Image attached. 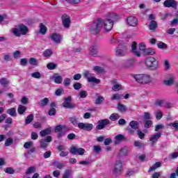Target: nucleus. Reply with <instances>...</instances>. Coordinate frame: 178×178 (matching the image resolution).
<instances>
[{
	"label": "nucleus",
	"instance_id": "f257e3e1",
	"mask_svg": "<svg viewBox=\"0 0 178 178\" xmlns=\"http://www.w3.org/2000/svg\"><path fill=\"white\" fill-rule=\"evenodd\" d=\"M131 76L140 84H149L152 81L151 76L147 74H132Z\"/></svg>",
	"mask_w": 178,
	"mask_h": 178
},
{
	"label": "nucleus",
	"instance_id": "f03ea898",
	"mask_svg": "<svg viewBox=\"0 0 178 178\" xmlns=\"http://www.w3.org/2000/svg\"><path fill=\"white\" fill-rule=\"evenodd\" d=\"M29 31L27 26L21 24L18 25L17 28H13L12 29V33L15 35V37H21V35H26Z\"/></svg>",
	"mask_w": 178,
	"mask_h": 178
},
{
	"label": "nucleus",
	"instance_id": "7ed1b4c3",
	"mask_svg": "<svg viewBox=\"0 0 178 178\" xmlns=\"http://www.w3.org/2000/svg\"><path fill=\"white\" fill-rule=\"evenodd\" d=\"M102 29V19L99 18L97 21L90 24V31L92 34H98Z\"/></svg>",
	"mask_w": 178,
	"mask_h": 178
},
{
	"label": "nucleus",
	"instance_id": "20e7f679",
	"mask_svg": "<svg viewBox=\"0 0 178 178\" xmlns=\"http://www.w3.org/2000/svg\"><path fill=\"white\" fill-rule=\"evenodd\" d=\"M123 169V165L122 163V161L117 160L115 161V163L113 168V175L115 177L120 176L122 175V170Z\"/></svg>",
	"mask_w": 178,
	"mask_h": 178
},
{
	"label": "nucleus",
	"instance_id": "39448f33",
	"mask_svg": "<svg viewBox=\"0 0 178 178\" xmlns=\"http://www.w3.org/2000/svg\"><path fill=\"white\" fill-rule=\"evenodd\" d=\"M145 63L147 67H149L152 70H156L158 69V61L154 57L147 58Z\"/></svg>",
	"mask_w": 178,
	"mask_h": 178
},
{
	"label": "nucleus",
	"instance_id": "423d86ee",
	"mask_svg": "<svg viewBox=\"0 0 178 178\" xmlns=\"http://www.w3.org/2000/svg\"><path fill=\"white\" fill-rule=\"evenodd\" d=\"M140 123L136 120H132L129 122V127H127L129 134H134L136 130L138 129Z\"/></svg>",
	"mask_w": 178,
	"mask_h": 178
},
{
	"label": "nucleus",
	"instance_id": "0eeeda50",
	"mask_svg": "<svg viewBox=\"0 0 178 178\" xmlns=\"http://www.w3.org/2000/svg\"><path fill=\"white\" fill-rule=\"evenodd\" d=\"M104 26L105 31L108 33L112 29H113V22L108 18L106 19H102V26Z\"/></svg>",
	"mask_w": 178,
	"mask_h": 178
},
{
	"label": "nucleus",
	"instance_id": "6e6552de",
	"mask_svg": "<svg viewBox=\"0 0 178 178\" xmlns=\"http://www.w3.org/2000/svg\"><path fill=\"white\" fill-rule=\"evenodd\" d=\"M127 52V46L123 44H120L116 49L115 55L116 56H124Z\"/></svg>",
	"mask_w": 178,
	"mask_h": 178
},
{
	"label": "nucleus",
	"instance_id": "1a4fd4ad",
	"mask_svg": "<svg viewBox=\"0 0 178 178\" xmlns=\"http://www.w3.org/2000/svg\"><path fill=\"white\" fill-rule=\"evenodd\" d=\"M161 136H162V133L161 132H156L153 135H151L149 138L150 141V147H154V145H155V144L158 143V140H159Z\"/></svg>",
	"mask_w": 178,
	"mask_h": 178
},
{
	"label": "nucleus",
	"instance_id": "9d476101",
	"mask_svg": "<svg viewBox=\"0 0 178 178\" xmlns=\"http://www.w3.org/2000/svg\"><path fill=\"white\" fill-rule=\"evenodd\" d=\"M63 106L66 109H73L76 108V105L74 104H72V97L68 96L67 97L65 98Z\"/></svg>",
	"mask_w": 178,
	"mask_h": 178
},
{
	"label": "nucleus",
	"instance_id": "9b49d317",
	"mask_svg": "<svg viewBox=\"0 0 178 178\" xmlns=\"http://www.w3.org/2000/svg\"><path fill=\"white\" fill-rule=\"evenodd\" d=\"M108 124H111V121L108 119L100 120L97 122V124L96 126L97 130H102V129H105Z\"/></svg>",
	"mask_w": 178,
	"mask_h": 178
},
{
	"label": "nucleus",
	"instance_id": "f8f14e48",
	"mask_svg": "<svg viewBox=\"0 0 178 178\" xmlns=\"http://www.w3.org/2000/svg\"><path fill=\"white\" fill-rule=\"evenodd\" d=\"M61 20L63 26L65 27V29H69V27H70V24L72 23L70 16L67 15V14H64L61 17Z\"/></svg>",
	"mask_w": 178,
	"mask_h": 178
},
{
	"label": "nucleus",
	"instance_id": "ddd939ff",
	"mask_svg": "<svg viewBox=\"0 0 178 178\" xmlns=\"http://www.w3.org/2000/svg\"><path fill=\"white\" fill-rule=\"evenodd\" d=\"M70 152L72 155H84V153L86 152V149L81 147L72 146L70 150Z\"/></svg>",
	"mask_w": 178,
	"mask_h": 178
},
{
	"label": "nucleus",
	"instance_id": "4468645a",
	"mask_svg": "<svg viewBox=\"0 0 178 178\" xmlns=\"http://www.w3.org/2000/svg\"><path fill=\"white\" fill-rule=\"evenodd\" d=\"M78 127L79 129H81V130H85L86 131H91V130H92V128L94 127V125L90 123L79 122L78 124Z\"/></svg>",
	"mask_w": 178,
	"mask_h": 178
},
{
	"label": "nucleus",
	"instance_id": "2eb2a0df",
	"mask_svg": "<svg viewBox=\"0 0 178 178\" xmlns=\"http://www.w3.org/2000/svg\"><path fill=\"white\" fill-rule=\"evenodd\" d=\"M136 66V59L130 58L123 63L124 69H133Z\"/></svg>",
	"mask_w": 178,
	"mask_h": 178
},
{
	"label": "nucleus",
	"instance_id": "dca6fc26",
	"mask_svg": "<svg viewBox=\"0 0 178 178\" xmlns=\"http://www.w3.org/2000/svg\"><path fill=\"white\" fill-rule=\"evenodd\" d=\"M50 38H51V40L54 42L55 44H60L63 38L59 33H53L50 35Z\"/></svg>",
	"mask_w": 178,
	"mask_h": 178
},
{
	"label": "nucleus",
	"instance_id": "f3484780",
	"mask_svg": "<svg viewBox=\"0 0 178 178\" xmlns=\"http://www.w3.org/2000/svg\"><path fill=\"white\" fill-rule=\"evenodd\" d=\"M127 23L129 26L136 27L138 24V20L135 17H128L127 19Z\"/></svg>",
	"mask_w": 178,
	"mask_h": 178
},
{
	"label": "nucleus",
	"instance_id": "a211bd4d",
	"mask_svg": "<svg viewBox=\"0 0 178 178\" xmlns=\"http://www.w3.org/2000/svg\"><path fill=\"white\" fill-rule=\"evenodd\" d=\"M98 54V44H95L90 47L89 55H90V56H99Z\"/></svg>",
	"mask_w": 178,
	"mask_h": 178
},
{
	"label": "nucleus",
	"instance_id": "6ab92c4d",
	"mask_svg": "<svg viewBox=\"0 0 178 178\" xmlns=\"http://www.w3.org/2000/svg\"><path fill=\"white\" fill-rule=\"evenodd\" d=\"M165 8H176L177 2L175 0H165L163 3Z\"/></svg>",
	"mask_w": 178,
	"mask_h": 178
},
{
	"label": "nucleus",
	"instance_id": "aec40b11",
	"mask_svg": "<svg viewBox=\"0 0 178 178\" xmlns=\"http://www.w3.org/2000/svg\"><path fill=\"white\" fill-rule=\"evenodd\" d=\"M137 42H133L131 44V51L135 55V56H137L138 58H140L141 56V53L138 51H137Z\"/></svg>",
	"mask_w": 178,
	"mask_h": 178
},
{
	"label": "nucleus",
	"instance_id": "412c9836",
	"mask_svg": "<svg viewBox=\"0 0 178 178\" xmlns=\"http://www.w3.org/2000/svg\"><path fill=\"white\" fill-rule=\"evenodd\" d=\"M107 19L111 20V22H113V23L114 22H118V20H120V15L113 13H108V16L107 17Z\"/></svg>",
	"mask_w": 178,
	"mask_h": 178
},
{
	"label": "nucleus",
	"instance_id": "4be33fe9",
	"mask_svg": "<svg viewBox=\"0 0 178 178\" xmlns=\"http://www.w3.org/2000/svg\"><path fill=\"white\" fill-rule=\"evenodd\" d=\"M52 79L56 84H61L62 81H63V78H62V76L58 75V74H54L52 76Z\"/></svg>",
	"mask_w": 178,
	"mask_h": 178
},
{
	"label": "nucleus",
	"instance_id": "5701e85b",
	"mask_svg": "<svg viewBox=\"0 0 178 178\" xmlns=\"http://www.w3.org/2000/svg\"><path fill=\"white\" fill-rule=\"evenodd\" d=\"M149 29L152 31H155V30L158 29V24L156 23V22L154 20L150 21L149 24Z\"/></svg>",
	"mask_w": 178,
	"mask_h": 178
},
{
	"label": "nucleus",
	"instance_id": "b1692460",
	"mask_svg": "<svg viewBox=\"0 0 178 178\" xmlns=\"http://www.w3.org/2000/svg\"><path fill=\"white\" fill-rule=\"evenodd\" d=\"M115 144H119V143H121V141H124L126 140V138L122 134L117 135L115 137Z\"/></svg>",
	"mask_w": 178,
	"mask_h": 178
},
{
	"label": "nucleus",
	"instance_id": "393cba45",
	"mask_svg": "<svg viewBox=\"0 0 178 178\" xmlns=\"http://www.w3.org/2000/svg\"><path fill=\"white\" fill-rule=\"evenodd\" d=\"M73 175V171L72 169H67L65 170L63 178H72V175Z\"/></svg>",
	"mask_w": 178,
	"mask_h": 178
},
{
	"label": "nucleus",
	"instance_id": "a878e982",
	"mask_svg": "<svg viewBox=\"0 0 178 178\" xmlns=\"http://www.w3.org/2000/svg\"><path fill=\"white\" fill-rule=\"evenodd\" d=\"M69 120L73 126H77L79 125V118H76V115H73L72 117H70L69 118Z\"/></svg>",
	"mask_w": 178,
	"mask_h": 178
},
{
	"label": "nucleus",
	"instance_id": "bb28decb",
	"mask_svg": "<svg viewBox=\"0 0 178 178\" xmlns=\"http://www.w3.org/2000/svg\"><path fill=\"white\" fill-rule=\"evenodd\" d=\"M161 166H162V163L161 162H156L149 168V172H154V170H156V169L161 168Z\"/></svg>",
	"mask_w": 178,
	"mask_h": 178
},
{
	"label": "nucleus",
	"instance_id": "cd10ccee",
	"mask_svg": "<svg viewBox=\"0 0 178 178\" xmlns=\"http://www.w3.org/2000/svg\"><path fill=\"white\" fill-rule=\"evenodd\" d=\"M51 128H47L44 130H42L40 132V137H45V136H48L51 134Z\"/></svg>",
	"mask_w": 178,
	"mask_h": 178
},
{
	"label": "nucleus",
	"instance_id": "c85d7f7f",
	"mask_svg": "<svg viewBox=\"0 0 178 178\" xmlns=\"http://www.w3.org/2000/svg\"><path fill=\"white\" fill-rule=\"evenodd\" d=\"M65 129H66V126L59 124L55 127L54 131L55 133H59L60 131H65Z\"/></svg>",
	"mask_w": 178,
	"mask_h": 178
},
{
	"label": "nucleus",
	"instance_id": "c756f323",
	"mask_svg": "<svg viewBox=\"0 0 178 178\" xmlns=\"http://www.w3.org/2000/svg\"><path fill=\"white\" fill-rule=\"evenodd\" d=\"M52 54H54V51L51 49H47L43 51V56L44 58H51Z\"/></svg>",
	"mask_w": 178,
	"mask_h": 178
},
{
	"label": "nucleus",
	"instance_id": "7c9ffc66",
	"mask_svg": "<svg viewBox=\"0 0 178 178\" xmlns=\"http://www.w3.org/2000/svg\"><path fill=\"white\" fill-rule=\"evenodd\" d=\"M0 84L3 87H8V86L10 84V82L9 80H8L6 78H1L0 79Z\"/></svg>",
	"mask_w": 178,
	"mask_h": 178
},
{
	"label": "nucleus",
	"instance_id": "2f4dec72",
	"mask_svg": "<svg viewBox=\"0 0 178 178\" xmlns=\"http://www.w3.org/2000/svg\"><path fill=\"white\" fill-rule=\"evenodd\" d=\"M47 26H45V25H44V24H40V30H39V33L40 34H42V35H44V34L47 33Z\"/></svg>",
	"mask_w": 178,
	"mask_h": 178
},
{
	"label": "nucleus",
	"instance_id": "473e14b6",
	"mask_svg": "<svg viewBox=\"0 0 178 178\" xmlns=\"http://www.w3.org/2000/svg\"><path fill=\"white\" fill-rule=\"evenodd\" d=\"M49 104V99L48 97H45L40 100V106L42 108H44V106H47Z\"/></svg>",
	"mask_w": 178,
	"mask_h": 178
},
{
	"label": "nucleus",
	"instance_id": "72a5a7b5",
	"mask_svg": "<svg viewBox=\"0 0 178 178\" xmlns=\"http://www.w3.org/2000/svg\"><path fill=\"white\" fill-rule=\"evenodd\" d=\"M122 88L123 87L122 86V85L118 83H115L112 87L113 91H120V90H122Z\"/></svg>",
	"mask_w": 178,
	"mask_h": 178
},
{
	"label": "nucleus",
	"instance_id": "f704fd0d",
	"mask_svg": "<svg viewBox=\"0 0 178 178\" xmlns=\"http://www.w3.org/2000/svg\"><path fill=\"white\" fill-rule=\"evenodd\" d=\"M88 83H95L96 84H99L101 83V80L97 79L95 76H90L88 79Z\"/></svg>",
	"mask_w": 178,
	"mask_h": 178
},
{
	"label": "nucleus",
	"instance_id": "c9c22d12",
	"mask_svg": "<svg viewBox=\"0 0 178 178\" xmlns=\"http://www.w3.org/2000/svg\"><path fill=\"white\" fill-rule=\"evenodd\" d=\"M33 120H34V115L30 114L26 117L25 120V123L26 124H30V123H31Z\"/></svg>",
	"mask_w": 178,
	"mask_h": 178
},
{
	"label": "nucleus",
	"instance_id": "e433bc0d",
	"mask_svg": "<svg viewBox=\"0 0 178 178\" xmlns=\"http://www.w3.org/2000/svg\"><path fill=\"white\" fill-rule=\"evenodd\" d=\"M169 127H171V129H173L175 130V131H178V121H175L174 122H171L168 124Z\"/></svg>",
	"mask_w": 178,
	"mask_h": 178
},
{
	"label": "nucleus",
	"instance_id": "4c0bfd02",
	"mask_svg": "<svg viewBox=\"0 0 178 178\" xmlns=\"http://www.w3.org/2000/svg\"><path fill=\"white\" fill-rule=\"evenodd\" d=\"M26 108L23 105H19L17 112L19 115H23L26 112Z\"/></svg>",
	"mask_w": 178,
	"mask_h": 178
},
{
	"label": "nucleus",
	"instance_id": "58836bf2",
	"mask_svg": "<svg viewBox=\"0 0 178 178\" xmlns=\"http://www.w3.org/2000/svg\"><path fill=\"white\" fill-rule=\"evenodd\" d=\"M120 115L118 113H113L109 117L110 120H112V122H116L118 119H120Z\"/></svg>",
	"mask_w": 178,
	"mask_h": 178
},
{
	"label": "nucleus",
	"instance_id": "ea45409f",
	"mask_svg": "<svg viewBox=\"0 0 178 178\" xmlns=\"http://www.w3.org/2000/svg\"><path fill=\"white\" fill-rule=\"evenodd\" d=\"M104 101H105V98L104 97L98 96L95 102V104L96 105H101Z\"/></svg>",
	"mask_w": 178,
	"mask_h": 178
},
{
	"label": "nucleus",
	"instance_id": "a19ab883",
	"mask_svg": "<svg viewBox=\"0 0 178 178\" xmlns=\"http://www.w3.org/2000/svg\"><path fill=\"white\" fill-rule=\"evenodd\" d=\"M163 83L165 86H172L175 83V78L171 77L169 79L164 81Z\"/></svg>",
	"mask_w": 178,
	"mask_h": 178
},
{
	"label": "nucleus",
	"instance_id": "79ce46f5",
	"mask_svg": "<svg viewBox=\"0 0 178 178\" xmlns=\"http://www.w3.org/2000/svg\"><path fill=\"white\" fill-rule=\"evenodd\" d=\"M57 66L58 65L55 63H49L47 65V67L49 70H55Z\"/></svg>",
	"mask_w": 178,
	"mask_h": 178
},
{
	"label": "nucleus",
	"instance_id": "37998d69",
	"mask_svg": "<svg viewBox=\"0 0 178 178\" xmlns=\"http://www.w3.org/2000/svg\"><path fill=\"white\" fill-rule=\"evenodd\" d=\"M156 120H161L163 117V114L161 110H157L155 113Z\"/></svg>",
	"mask_w": 178,
	"mask_h": 178
},
{
	"label": "nucleus",
	"instance_id": "c03bdc74",
	"mask_svg": "<svg viewBox=\"0 0 178 178\" xmlns=\"http://www.w3.org/2000/svg\"><path fill=\"white\" fill-rule=\"evenodd\" d=\"M118 110L119 112H127V108H126V106L122 104H118Z\"/></svg>",
	"mask_w": 178,
	"mask_h": 178
},
{
	"label": "nucleus",
	"instance_id": "a18cd8bd",
	"mask_svg": "<svg viewBox=\"0 0 178 178\" xmlns=\"http://www.w3.org/2000/svg\"><path fill=\"white\" fill-rule=\"evenodd\" d=\"M40 144V148H42V149H47V148L48 147V143L45 142L44 140H39Z\"/></svg>",
	"mask_w": 178,
	"mask_h": 178
},
{
	"label": "nucleus",
	"instance_id": "49530a36",
	"mask_svg": "<svg viewBox=\"0 0 178 178\" xmlns=\"http://www.w3.org/2000/svg\"><path fill=\"white\" fill-rule=\"evenodd\" d=\"M63 2H67V3H71L73 5H78V3H80L81 2V0H63Z\"/></svg>",
	"mask_w": 178,
	"mask_h": 178
},
{
	"label": "nucleus",
	"instance_id": "de8ad7c7",
	"mask_svg": "<svg viewBox=\"0 0 178 178\" xmlns=\"http://www.w3.org/2000/svg\"><path fill=\"white\" fill-rule=\"evenodd\" d=\"M129 147H124L120 149V154L123 155L124 156L127 155L129 154Z\"/></svg>",
	"mask_w": 178,
	"mask_h": 178
},
{
	"label": "nucleus",
	"instance_id": "09e8293b",
	"mask_svg": "<svg viewBox=\"0 0 178 178\" xmlns=\"http://www.w3.org/2000/svg\"><path fill=\"white\" fill-rule=\"evenodd\" d=\"M123 95H120L119 93H116L114 94L112 97H111V100L112 101H115V100H118V99H122Z\"/></svg>",
	"mask_w": 178,
	"mask_h": 178
},
{
	"label": "nucleus",
	"instance_id": "8fccbe9b",
	"mask_svg": "<svg viewBox=\"0 0 178 178\" xmlns=\"http://www.w3.org/2000/svg\"><path fill=\"white\" fill-rule=\"evenodd\" d=\"M145 55H155V50L154 49H147L145 50Z\"/></svg>",
	"mask_w": 178,
	"mask_h": 178
},
{
	"label": "nucleus",
	"instance_id": "3c124183",
	"mask_svg": "<svg viewBox=\"0 0 178 178\" xmlns=\"http://www.w3.org/2000/svg\"><path fill=\"white\" fill-rule=\"evenodd\" d=\"M7 113H8V115H10V116H16V108H12L7 110Z\"/></svg>",
	"mask_w": 178,
	"mask_h": 178
},
{
	"label": "nucleus",
	"instance_id": "603ef678",
	"mask_svg": "<svg viewBox=\"0 0 178 178\" xmlns=\"http://www.w3.org/2000/svg\"><path fill=\"white\" fill-rule=\"evenodd\" d=\"M29 63L32 66H37V65H38V60H37L35 58H31L29 59Z\"/></svg>",
	"mask_w": 178,
	"mask_h": 178
},
{
	"label": "nucleus",
	"instance_id": "864d4df0",
	"mask_svg": "<svg viewBox=\"0 0 178 178\" xmlns=\"http://www.w3.org/2000/svg\"><path fill=\"white\" fill-rule=\"evenodd\" d=\"M157 47L160 49H166L168 48V45H166L164 42H160L157 43Z\"/></svg>",
	"mask_w": 178,
	"mask_h": 178
},
{
	"label": "nucleus",
	"instance_id": "5fc2aeb1",
	"mask_svg": "<svg viewBox=\"0 0 178 178\" xmlns=\"http://www.w3.org/2000/svg\"><path fill=\"white\" fill-rule=\"evenodd\" d=\"M31 76L33 79H41V73H40V72H35L31 74Z\"/></svg>",
	"mask_w": 178,
	"mask_h": 178
},
{
	"label": "nucleus",
	"instance_id": "6e6d98bb",
	"mask_svg": "<svg viewBox=\"0 0 178 178\" xmlns=\"http://www.w3.org/2000/svg\"><path fill=\"white\" fill-rule=\"evenodd\" d=\"M93 70H95V72H97V73H104V68L99 66H95L93 67Z\"/></svg>",
	"mask_w": 178,
	"mask_h": 178
},
{
	"label": "nucleus",
	"instance_id": "4d7b16f0",
	"mask_svg": "<svg viewBox=\"0 0 178 178\" xmlns=\"http://www.w3.org/2000/svg\"><path fill=\"white\" fill-rule=\"evenodd\" d=\"M33 145H34V143L31 141H29L24 143V148L29 149V148H30V147H33Z\"/></svg>",
	"mask_w": 178,
	"mask_h": 178
},
{
	"label": "nucleus",
	"instance_id": "13d9d810",
	"mask_svg": "<svg viewBox=\"0 0 178 178\" xmlns=\"http://www.w3.org/2000/svg\"><path fill=\"white\" fill-rule=\"evenodd\" d=\"M12 144H13V138H8L5 142L6 147H9Z\"/></svg>",
	"mask_w": 178,
	"mask_h": 178
},
{
	"label": "nucleus",
	"instance_id": "bf43d9fd",
	"mask_svg": "<svg viewBox=\"0 0 178 178\" xmlns=\"http://www.w3.org/2000/svg\"><path fill=\"white\" fill-rule=\"evenodd\" d=\"M4 172L8 175H13L15 173V170L12 168H6L4 169Z\"/></svg>",
	"mask_w": 178,
	"mask_h": 178
},
{
	"label": "nucleus",
	"instance_id": "052dcab7",
	"mask_svg": "<svg viewBox=\"0 0 178 178\" xmlns=\"http://www.w3.org/2000/svg\"><path fill=\"white\" fill-rule=\"evenodd\" d=\"M93 151L97 154H99L102 151V149H101L99 145H95L93 147Z\"/></svg>",
	"mask_w": 178,
	"mask_h": 178
},
{
	"label": "nucleus",
	"instance_id": "680f3d73",
	"mask_svg": "<svg viewBox=\"0 0 178 178\" xmlns=\"http://www.w3.org/2000/svg\"><path fill=\"white\" fill-rule=\"evenodd\" d=\"M3 60L5 62H10V61H12V56H10V54H6V55H4Z\"/></svg>",
	"mask_w": 178,
	"mask_h": 178
},
{
	"label": "nucleus",
	"instance_id": "e2e57ef3",
	"mask_svg": "<svg viewBox=\"0 0 178 178\" xmlns=\"http://www.w3.org/2000/svg\"><path fill=\"white\" fill-rule=\"evenodd\" d=\"M152 126V121L148 120L145 122V129H149Z\"/></svg>",
	"mask_w": 178,
	"mask_h": 178
},
{
	"label": "nucleus",
	"instance_id": "0e129e2a",
	"mask_svg": "<svg viewBox=\"0 0 178 178\" xmlns=\"http://www.w3.org/2000/svg\"><path fill=\"white\" fill-rule=\"evenodd\" d=\"M20 55H22V51H15L14 53H13V57L15 59H19Z\"/></svg>",
	"mask_w": 178,
	"mask_h": 178
},
{
	"label": "nucleus",
	"instance_id": "69168bd1",
	"mask_svg": "<svg viewBox=\"0 0 178 178\" xmlns=\"http://www.w3.org/2000/svg\"><path fill=\"white\" fill-rule=\"evenodd\" d=\"M34 172H35V168L30 167L27 169L26 173V175H31V173H34Z\"/></svg>",
	"mask_w": 178,
	"mask_h": 178
},
{
	"label": "nucleus",
	"instance_id": "338daca9",
	"mask_svg": "<svg viewBox=\"0 0 178 178\" xmlns=\"http://www.w3.org/2000/svg\"><path fill=\"white\" fill-rule=\"evenodd\" d=\"M73 87H74V90H80V88H81L83 87V86L81 85V83L76 82L73 85Z\"/></svg>",
	"mask_w": 178,
	"mask_h": 178
},
{
	"label": "nucleus",
	"instance_id": "774afa93",
	"mask_svg": "<svg viewBox=\"0 0 178 178\" xmlns=\"http://www.w3.org/2000/svg\"><path fill=\"white\" fill-rule=\"evenodd\" d=\"M169 157L171 159H176V158H178V152L172 153L171 154L169 155Z\"/></svg>",
	"mask_w": 178,
	"mask_h": 178
}]
</instances>
